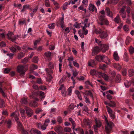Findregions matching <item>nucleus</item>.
<instances>
[{"label": "nucleus", "mask_w": 134, "mask_h": 134, "mask_svg": "<svg viewBox=\"0 0 134 134\" xmlns=\"http://www.w3.org/2000/svg\"><path fill=\"white\" fill-rule=\"evenodd\" d=\"M100 13L103 15H101L99 17V20L98 21V24L101 25H102L104 24L106 25H108L109 24L108 21L107 20L104 18L105 17L104 15L105 14L104 11V10H102L100 11Z\"/></svg>", "instance_id": "obj_1"}, {"label": "nucleus", "mask_w": 134, "mask_h": 134, "mask_svg": "<svg viewBox=\"0 0 134 134\" xmlns=\"http://www.w3.org/2000/svg\"><path fill=\"white\" fill-rule=\"evenodd\" d=\"M25 66L20 65L18 66L17 68V72L19 73L21 75H24L25 72L27 70V66L26 67Z\"/></svg>", "instance_id": "obj_2"}, {"label": "nucleus", "mask_w": 134, "mask_h": 134, "mask_svg": "<svg viewBox=\"0 0 134 134\" xmlns=\"http://www.w3.org/2000/svg\"><path fill=\"white\" fill-rule=\"evenodd\" d=\"M105 121L107 124L105 128V132L106 134H108L110 133L112 126L114 124L110 121H108L107 119H105Z\"/></svg>", "instance_id": "obj_3"}, {"label": "nucleus", "mask_w": 134, "mask_h": 134, "mask_svg": "<svg viewBox=\"0 0 134 134\" xmlns=\"http://www.w3.org/2000/svg\"><path fill=\"white\" fill-rule=\"evenodd\" d=\"M19 115V114L18 113L16 112H15L12 113L11 114V116H13L15 120L17 122L18 128L20 127L21 128L22 126L23 125L20 122L19 119L18 117Z\"/></svg>", "instance_id": "obj_4"}, {"label": "nucleus", "mask_w": 134, "mask_h": 134, "mask_svg": "<svg viewBox=\"0 0 134 134\" xmlns=\"http://www.w3.org/2000/svg\"><path fill=\"white\" fill-rule=\"evenodd\" d=\"M7 35L9 39L11 40L13 42L16 40L17 37H19V36L18 35H17L16 36H14L13 34L11 32H9V33L7 34Z\"/></svg>", "instance_id": "obj_5"}, {"label": "nucleus", "mask_w": 134, "mask_h": 134, "mask_svg": "<svg viewBox=\"0 0 134 134\" xmlns=\"http://www.w3.org/2000/svg\"><path fill=\"white\" fill-rule=\"evenodd\" d=\"M25 110L26 114L29 117H31L32 115L33 111L30 108L28 107H25Z\"/></svg>", "instance_id": "obj_6"}, {"label": "nucleus", "mask_w": 134, "mask_h": 134, "mask_svg": "<svg viewBox=\"0 0 134 134\" xmlns=\"http://www.w3.org/2000/svg\"><path fill=\"white\" fill-rule=\"evenodd\" d=\"M58 90H61L62 95L63 96L65 97L66 96V92L65 88L64 85H61Z\"/></svg>", "instance_id": "obj_7"}, {"label": "nucleus", "mask_w": 134, "mask_h": 134, "mask_svg": "<svg viewBox=\"0 0 134 134\" xmlns=\"http://www.w3.org/2000/svg\"><path fill=\"white\" fill-rule=\"evenodd\" d=\"M101 50V48L98 46L94 47L92 49V54L93 55L97 54Z\"/></svg>", "instance_id": "obj_8"}, {"label": "nucleus", "mask_w": 134, "mask_h": 134, "mask_svg": "<svg viewBox=\"0 0 134 134\" xmlns=\"http://www.w3.org/2000/svg\"><path fill=\"white\" fill-rule=\"evenodd\" d=\"M98 76L99 77H102L106 81H108L109 78L107 75L101 72L98 73Z\"/></svg>", "instance_id": "obj_9"}, {"label": "nucleus", "mask_w": 134, "mask_h": 134, "mask_svg": "<svg viewBox=\"0 0 134 134\" xmlns=\"http://www.w3.org/2000/svg\"><path fill=\"white\" fill-rule=\"evenodd\" d=\"M45 57L46 60L50 61L51 60V53L49 51L47 52L44 53Z\"/></svg>", "instance_id": "obj_10"}, {"label": "nucleus", "mask_w": 134, "mask_h": 134, "mask_svg": "<svg viewBox=\"0 0 134 134\" xmlns=\"http://www.w3.org/2000/svg\"><path fill=\"white\" fill-rule=\"evenodd\" d=\"M100 48L103 53L105 52L108 49V47L106 45L102 44L100 46Z\"/></svg>", "instance_id": "obj_11"}, {"label": "nucleus", "mask_w": 134, "mask_h": 134, "mask_svg": "<svg viewBox=\"0 0 134 134\" xmlns=\"http://www.w3.org/2000/svg\"><path fill=\"white\" fill-rule=\"evenodd\" d=\"M59 134H62L63 132L62 127L60 126H56L54 129Z\"/></svg>", "instance_id": "obj_12"}, {"label": "nucleus", "mask_w": 134, "mask_h": 134, "mask_svg": "<svg viewBox=\"0 0 134 134\" xmlns=\"http://www.w3.org/2000/svg\"><path fill=\"white\" fill-rule=\"evenodd\" d=\"M88 9L91 11L95 12L96 13L97 12V9L94 5L92 4H90Z\"/></svg>", "instance_id": "obj_13"}, {"label": "nucleus", "mask_w": 134, "mask_h": 134, "mask_svg": "<svg viewBox=\"0 0 134 134\" xmlns=\"http://www.w3.org/2000/svg\"><path fill=\"white\" fill-rule=\"evenodd\" d=\"M105 10L108 16L111 18L113 17L112 13L110 11V9L109 8H106Z\"/></svg>", "instance_id": "obj_14"}, {"label": "nucleus", "mask_w": 134, "mask_h": 134, "mask_svg": "<svg viewBox=\"0 0 134 134\" xmlns=\"http://www.w3.org/2000/svg\"><path fill=\"white\" fill-rule=\"evenodd\" d=\"M100 36L101 38H106L108 36L107 32L105 31H103L100 35Z\"/></svg>", "instance_id": "obj_15"}, {"label": "nucleus", "mask_w": 134, "mask_h": 134, "mask_svg": "<svg viewBox=\"0 0 134 134\" xmlns=\"http://www.w3.org/2000/svg\"><path fill=\"white\" fill-rule=\"evenodd\" d=\"M110 60L107 56L103 55V62H105L107 64H109L110 63Z\"/></svg>", "instance_id": "obj_16"}, {"label": "nucleus", "mask_w": 134, "mask_h": 134, "mask_svg": "<svg viewBox=\"0 0 134 134\" xmlns=\"http://www.w3.org/2000/svg\"><path fill=\"white\" fill-rule=\"evenodd\" d=\"M103 55L102 56L100 55H97L96 57V60L100 62H103Z\"/></svg>", "instance_id": "obj_17"}, {"label": "nucleus", "mask_w": 134, "mask_h": 134, "mask_svg": "<svg viewBox=\"0 0 134 134\" xmlns=\"http://www.w3.org/2000/svg\"><path fill=\"white\" fill-rule=\"evenodd\" d=\"M69 121H70L72 123V129L73 130H74V129L75 128L76 126V124L75 122L72 119L70 118L69 119Z\"/></svg>", "instance_id": "obj_18"}, {"label": "nucleus", "mask_w": 134, "mask_h": 134, "mask_svg": "<svg viewBox=\"0 0 134 134\" xmlns=\"http://www.w3.org/2000/svg\"><path fill=\"white\" fill-rule=\"evenodd\" d=\"M113 57L114 59L115 60H119V57L117 52H114L113 54Z\"/></svg>", "instance_id": "obj_19"}, {"label": "nucleus", "mask_w": 134, "mask_h": 134, "mask_svg": "<svg viewBox=\"0 0 134 134\" xmlns=\"http://www.w3.org/2000/svg\"><path fill=\"white\" fill-rule=\"evenodd\" d=\"M114 21L117 23H119L121 22V20L119 15H118L114 19Z\"/></svg>", "instance_id": "obj_20"}, {"label": "nucleus", "mask_w": 134, "mask_h": 134, "mask_svg": "<svg viewBox=\"0 0 134 134\" xmlns=\"http://www.w3.org/2000/svg\"><path fill=\"white\" fill-rule=\"evenodd\" d=\"M96 125L97 126L98 128L100 127L101 125V123L99 120H98L96 118L95 119Z\"/></svg>", "instance_id": "obj_21"}, {"label": "nucleus", "mask_w": 134, "mask_h": 134, "mask_svg": "<svg viewBox=\"0 0 134 134\" xmlns=\"http://www.w3.org/2000/svg\"><path fill=\"white\" fill-rule=\"evenodd\" d=\"M83 122L85 124L87 125H90L92 122L88 119H84Z\"/></svg>", "instance_id": "obj_22"}, {"label": "nucleus", "mask_w": 134, "mask_h": 134, "mask_svg": "<svg viewBox=\"0 0 134 134\" xmlns=\"http://www.w3.org/2000/svg\"><path fill=\"white\" fill-rule=\"evenodd\" d=\"M96 64L95 61L94 60H90L88 63V65L89 66L93 67V65H95Z\"/></svg>", "instance_id": "obj_23"}, {"label": "nucleus", "mask_w": 134, "mask_h": 134, "mask_svg": "<svg viewBox=\"0 0 134 134\" xmlns=\"http://www.w3.org/2000/svg\"><path fill=\"white\" fill-rule=\"evenodd\" d=\"M124 85L125 87L129 88L131 85V83L127 80L125 81Z\"/></svg>", "instance_id": "obj_24"}, {"label": "nucleus", "mask_w": 134, "mask_h": 134, "mask_svg": "<svg viewBox=\"0 0 134 134\" xmlns=\"http://www.w3.org/2000/svg\"><path fill=\"white\" fill-rule=\"evenodd\" d=\"M99 72H97L95 70H91L90 71V74L92 75H97L98 76V73Z\"/></svg>", "instance_id": "obj_25"}, {"label": "nucleus", "mask_w": 134, "mask_h": 134, "mask_svg": "<svg viewBox=\"0 0 134 134\" xmlns=\"http://www.w3.org/2000/svg\"><path fill=\"white\" fill-rule=\"evenodd\" d=\"M121 80V76L119 74L116 75L115 78V81L118 83L120 82Z\"/></svg>", "instance_id": "obj_26"}, {"label": "nucleus", "mask_w": 134, "mask_h": 134, "mask_svg": "<svg viewBox=\"0 0 134 134\" xmlns=\"http://www.w3.org/2000/svg\"><path fill=\"white\" fill-rule=\"evenodd\" d=\"M114 66L115 68L118 70H120L121 68L120 65L118 63L114 64Z\"/></svg>", "instance_id": "obj_27"}, {"label": "nucleus", "mask_w": 134, "mask_h": 134, "mask_svg": "<svg viewBox=\"0 0 134 134\" xmlns=\"http://www.w3.org/2000/svg\"><path fill=\"white\" fill-rule=\"evenodd\" d=\"M29 105L31 106L35 107L37 106V104L36 102L33 101L30 102L29 103Z\"/></svg>", "instance_id": "obj_28"}, {"label": "nucleus", "mask_w": 134, "mask_h": 134, "mask_svg": "<svg viewBox=\"0 0 134 134\" xmlns=\"http://www.w3.org/2000/svg\"><path fill=\"white\" fill-rule=\"evenodd\" d=\"M20 112L23 118L25 119V117L24 115L25 113V110L23 109H20Z\"/></svg>", "instance_id": "obj_29"}, {"label": "nucleus", "mask_w": 134, "mask_h": 134, "mask_svg": "<svg viewBox=\"0 0 134 134\" xmlns=\"http://www.w3.org/2000/svg\"><path fill=\"white\" fill-rule=\"evenodd\" d=\"M134 74V71L132 69L129 70L128 72L129 76L130 77L132 76Z\"/></svg>", "instance_id": "obj_30"}, {"label": "nucleus", "mask_w": 134, "mask_h": 134, "mask_svg": "<svg viewBox=\"0 0 134 134\" xmlns=\"http://www.w3.org/2000/svg\"><path fill=\"white\" fill-rule=\"evenodd\" d=\"M107 67V66L104 64H102L99 65V68L103 70H105Z\"/></svg>", "instance_id": "obj_31"}, {"label": "nucleus", "mask_w": 134, "mask_h": 134, "mask_svg": "<svg viewBox=\"0 0 134 134\" xmlns=\"http://www.w3.org/2000/svg\"><path fill=\"white\" fill-rule=\"evenodd\" d=\"M103 31L100 28H98L96 29L95 30V32L97 34H100V35Z\"/></svg>", "instance_id": "obj_32"}, {"label": "nucleus", "mask_w": 134, "mask_h": 134, "mask_svg": "<svg viewBox=\"0 0 134 134\" xmlns=\"http://www.w3.org/2000/svg\"><path fill=\"white\" fill-rule=\"evenodd\" d=\"M29 7V5H24L23 6V8L21 10V11L23 12H24L26 10V9H28Z\"/></svg>", "instance_id": "obj_33"}, {"label": "nucleus", "mask_w": 134, "mask_h": 134, "mask_svg": "<svg viewBox=\"0 0 134 134\" xmlns=\"http://www.w3.org/2000/svg\"><path fill=\"white\" fill-rule=\"evenodd\" d=\"M18 129L21 131L22 134H28V132L23 129V126L21 128L20 127Z\"/></svg>", "instance_id": "obj_34"}, {"label": "nucleus", "mask_w": 134, "mask_h": 134, "mask_svg": "<svg viewBox=\"0 0 134 134\" xmlns=\"http://www.w3.org/2000/svg\"><path fill=\"white\" fill-rule=\"evenodd\" d=\"M25 54L22 52H21L18 54V58L20 59L23 58L25 55Z\"/></svg>", "instance_id": "obj_35"}, {"label": "nucleus", "mask_w": 134, "mask_h": 134, "mask_svg": "<svg viewBox=\"0 0 134 134\" xmlns=\"http://www.w3.org/2000/svg\"><path fill=\"white\" fill-rule=\"evenodd\" d=\"M108 105L111 107H114L115 106L116 104L114 102L111 101L108 104Z\"/></svg>", "instance_id": "obj_36"}, {"label": "nucleus", "mask_w": 134, "mask_h": 134, "mask_svg": "<svg viewBox=\"0 0 134 134\" xmlns=\"http://www.w3.org/2000/svg\"><path fill=\"white\" fill-rule=\"evenodd\" d=\"M29 60V58L27 57H25L23 59L22 61V63L25 64Z\"/></svg>", "instance_id": "obj_37"}, {"label": "nucleus", "mask_w": 134, "mask_h": 134, "mask_svg": "<svg viewBox=\"0 0 134 134\" xmlns=\"http://www.w3.org/2000/svg\"><path fill=\"white\" fill-rule=\"evenodd\" d=\"M123 59L124 61L126 62H127L128 60V57L127 54L126 53H125Z\"/></svg>", "instance_id": "obj_38"}, {"label": "nucleus", "mask_w": 134, "mask_h": 134, "mask_svg": "<svg viewBox=\"0 0 134 134\" xmlns=\"http://www.w3.org/2000/svg\"><path fill=\"white\" fill-rule=\"evenodd\" d=\"M48 28L51 29H53L55 27V23H53L48 25Z\"/></svg>", "instance_id": "obj_39"}, {"label": "nucleus", "mask_w": 134, "mask_h": 134, "mask_svg": "<svg viewBox=\"0 0 134 134\" xmlns=\"http://www.w3.org/2000/svg\"><path fill=\"white\" fill-rule=\"evenodd\" d=\"M84 97L85 100V102L87 104H90V100L89 98L85 96H84Z\"/></svg>", "instance_id": "obj_40"}, {"label": "nucleus", "mask_w": 134, "mask_h": 134, "mask_svg": "<svg viewBox=\"0 0 134 134\" xmlns=\"http://www.w3.org/2000/svg\"><path fill=\"white\" fill-rule=\"evenodd\" d=\"M74 87V86H72L70 87L68 89V94L69 95H71L72 92V88H73Z\"/></svg>", "instance_id": "obj_41"}, {"label": "nucleus", "mask_w": 134, "mask_h": 134, "mask_svg": "<svg viewBox=\"0 0 134 134\" xmlns=\"http://www.w3.org/2000/svg\"><path fill=\"white\" fill-rule=\"evenodd\" d=\"M45 70L47 73L49 75V76L51 77V78H52V77L51 75V73L53 72L51 70H49L48 69H46Z\"/></svg>", "instance_id": "obj_42"}, {"label": "nucleus", "mask_w": 134, "mask_h": 134, "mask_svg": "<svg viewBox=\"0 0 134 134\" xmlns=\"http://www.w3.org/2000/svg\"><path fill=\"white\" fill-rule=\"evenodd\" d=\"M6 123L8 127L9 128H10L12 125L11 120L9 119L8 121H6Z\"/></svg>", "instance_id": "obj_43"}, {"label": "nucleus", "mask_w": 134, "mask_h": 134, "mask_svg": "<svg viewBox=\"0 0 134 134\" xmlns=\"http://www.w3.org/2000/svg\"><path fill=\"white\" fill-rule=\"evenodd\" d=\"M5 105L4 103L3 100L1 99H0V108H2Z\"/></svg>", "instance_id": "obj_44"}, {"label": "nucleus", "mask_w": 134, "mask_h": 134, "mask_svg": "<svg viewBox=\"0 0 134 134\" xmlns=\"http://www.w3.org/2000/svg\"><path fill=\"white\" fill-rule=\"evenodd\" d=\"M64 16H62V17L61 19H60L59 21V24L61 25H62L63 24H64Z\"/></svg>", "instance_id": "obj_45"}, {"label": "nucleus", "mask_w": 134, "mask_h": 134, "mask_svg": "<svg viewBox=\"0 0 134 134\" xmlns=\"http://www.w3.org/2000/svg\"><path fill=\"white\" fill-rule=\"evenodd\" d=\"M125 6H124L122 7L121 8L120 11L119 12V13L120 14H124L126 12L125 11Z\"/></svg>", "instance_id": "obj_46"}, {"label": "nucleus", "mask_w": 134, "mask_h": 134, "mask_svg": "<svg viewBox=\"0 0 134 134\" xmlns=\"http://www.w3.org/2000/svg\"><path fill=\"white\" fill-rule=\"evenodd\" d=\"M40 41V39H38L36 40L34 43V48H36V46L37 44Z\"/></svg>", "instance_id": "obj_47"}, {"label": "nucleus", "mask_w": 134, "mask_h": 134, "mask_svg": "<svg viewBox=\"0 0 134 134\" xmlns=\"http://www.w3.org/2000/svg\"><path fill=\"white\" fill-rule=\"evenodd\" d=\"M131 38L129 37H127L126 40V45H128L131 40Z\"/></svg>", "instance_id": "obj_48"}, {"label": "nucleus", "mask_w": 134, "mask_h": 134, "mask_svg": "<svg viewBox=\"0 0 134 134\" xmlns=\"http://www.w3.org/2000/svg\"><path fill=\"white\" fill-rule=\"evenodd\" d=\"M81 23H76L74 26L76 28L79 29L80 26L81 27Z\"/></svg>", "instance_id": "obj_49"}, {"label": "nucleus", "mask_w": 134, "mask_h": 134, "mask_svg": "<svg viewBox=\"0 0 134 134\" xmlns=\"http://www.w3.org/2000/svg\"><path fill=\"white\" fill-rule=\"evenodd\" d=\"M123 29L125 31H127L129 29V26L127 25H124L123 27Z\"/></svg>", "instance_id": "obj_50"}, {"label": "nucleus", "mask_w": 134, "mask_h": 134, "mask_svg": "<svg viewBox=\"0 0 134 134\" xmlns=\"http://www.w3.org/2000/svg\"><path fill=\"white\" fill-rule=\"evenodd\" d=\"M50 122V120L49 119H46L45 120L44 125L47 126L48 125V124Z\"/></svg>", "instance_id": "obj_51"}, {"label": "nucleus", "mask_w": 134, "mask_h": 134, "mask_svg": "<svg viewBox=\"0 0 134 134\" xmlns=\"http://www.w3.org/2000/svg\"><path fill=\"white\" fill-rule=\"evenodd\" d=\"M45 5L47 7H49L50 6L49 0H45Z\"/></svg>", "instance_id": "obj_52"}, {"label": "nucleus", "mask_w": 134, "mask_h": 134, "mask_svg": "<svg viewBox=\"0 0 134 134\" xmlns=\"http://www.w3.org/2000/svg\"><path fill=\"white\" fill-rule=\"evenodd\" d=\"M73 76L74 77H75L78 74V72L76 70H72Z\"/></svg>", "instance_id": "obj_53"}, {"label": "nucleus", "mask_w": 134, "mask_h": 134, "mask_svg": "<svg viewBox=\"0 0 134 134\" xmlns=\"http://www.w3.org/2000/svg\"><path fill=\"white\" fill-rule=\"evenodd\" d=\"M30 69L31 70H34L37 68V66L34 65H32L30 67Z\"/></svg>", "instance_id": "obj_54"}, {"label": "nucleus", "mask_w": 134, "mask_h": 134, "mask_svg": "<svg viewBox=\"0 0 134 134\" xmlns=\"http://www.w3.org/2000/svg\"><path fill=\"white\" fill-rule=\"evenodd\" d=\"M21 102L23 103L24 104H26L27 103V102L26 98H24L22 99Z\"/></svg>", "instance_id": "obj_55"}, {"label": "nucleus", "mask_w": 134, "mask_h": 134, "mask_svg": "<svg viewBox=\"0 0 134 134\" xmlns=\"http://www.w3.org/2000/svg\"><path fill=\"white\" fill-rule=\"evenodd\" d=\"M106 107L107 108V110L108 111V113L109 114H111V113H113V111L112 110V109L110 108L108 106H107Z\"/></svg>", "instance_id": "obj_56"}, {"label": "nucleus", "mask_w": 134, "mask_h": 134, "mask_svg": "<svg viewBox=\"0 0 134 134\" xmlns=\"http://www.w3.org/2000/svg\"><path fill=\"white\" fill-rule=\"evenodd\" d=\"M2 86L0 84V92H1L3 95V96L4 97H6V96L5 95V93L3 92V90L1 88Z\"/></svg>", "instance_id": "obj_57"}, {"label": "nucleus", "mask_w": 134, "mask_h": 134, "mask_svg": "<svg viewBox=\"0 0 134 134\" xmlns=\"http://www.w3.org/2000/svg\"><path fill=\"white\" fill-rule=\"evenodd\" d=\"M82 109L83 111L87 112L88 111V109L87 107L86 106H84L82 108Z\"/></svg>", "instance_id": "obj_58"}, {"label": "nucleus", "mask_w": 134, "mask_h": 134, "mask_svg": "<svg viewBox=\"0 0 134 134\" xmlns=\"http://www.w3.org/2000/svg\"><path fill=\"white\" fill-rule=\"evenodd\" d=\"M38 59L37 57H35L33 58V62L37 63L38 62Z\"/></svg>", "instance_id": "obj_59"}, {"label": "nucleus", "mask_w": 134, "mask_h": 134, "mask_svg": "<svg viewBox=\"0 0 134 134\" xmlns=\"http://www.w3.org/2000/svg\"><path fill=\"white\" fill-rule=\"evenodd\" d=\"M64 130L66 132H70L71 131V129L70 127H65L64 129Z\"/></svg>", "instance_id": "obj_60"}, {"label": "nucleus", "mask_w": 134, "mask_h": 134, "mask_svg": "<svg viewBox=\"0 0 134 134\" xmlns=\"http://www.w3.org/2000/svg\"><path fill=\"white\" fill-rule=\"evenodd\" d=\"M75 107V105L74 104H71L69 106V108L71 110H72Z\"/></svg>", "instance_id": "obj_61"}, {"label": "nucleus", "mask_w": 134, "mask_h": 134, "mask_svg": "<svg viewBox=\"0 0 134 134\" xmlns=\"http://www.w3.org/2000/svg\"><path fill=\"white\" fill-rule=\"evenodd\" d=\"M10 49L11 51L13 52H15L16 51V49L15 47H11L10 48Z\"/></svg>", "instance_id": "obj_62"}, {"label": "nucleus", "mask_w": 134, "mask_h": 134, "mask_svg": "<svg viewBox=\"0 0 134 134\" xmlns=\"http://www.w3.org/2000/svg\"><path fill=\"white\" fill-rule=\"evenodd\" d=\"M49 67L51 69H53L54 67V65L53 63L50 62L49 65Z\"/></svg>", "instance_id": "obj_63"}, {"label": "nucleus", "mask_w": 134, "mask_h": 134, "mask_svg": "<svg viewBox=\"0 0 134 134\" xmlns=\"http://www.w3.org/2000/svg\"><path fill=\"white\" fill-rule=\"evenodd\" d=\"M68 5V3L67 2H65L64 3L63 6V10H65L66 9Z\"/></svg>", "instance_id": "obj_64"}]
</instances>
